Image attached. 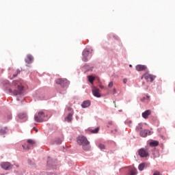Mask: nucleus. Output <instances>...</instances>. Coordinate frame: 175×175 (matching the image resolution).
Listing matches in <instances>:
<instances>
[{"instance_id":"nucleus-1","label":"nucleus","mask_w":175,"mask_h":175,"mask_svg":"<svg viewBox=\"0 0 175 175\" xmlns=\"http://www.w3.org/2000/svg\"><path fill=\"white\" fill-rule=\"evenodd\" d=\"M77 142L79 146H82V148L85 151L90 150V142H88V139L85 136L81 135L78 137Z\"/></svg>"},{"instance_id":"nucleus-2","label":"nucleus","mask_w":175,"mask_h":175,"mask_svg":"<svg viewBox=\"0 0 175 175\" xmlns=\"http://www.w3.org/2000/svg\"><path fill=\"white\" fill-rule=\"evenodd\" d=\"M12 85L17 88V90H14V95H21V94H23L24 87L21 85V81H14L12 83Z\"/></svg>"},{"instance_id":"nucleus-3","label":"nucleus","mask_w":175,"mask_h":175,"mask_svg":"<svg viewBox=\"0 0 175 175\" xmlns=\"http://www.w3.org/2000/svg\"><path fill=\"white\" fill-rule=\"evenodd\" d=\"M44 117H46L44 112L43 111H40L38 114L35 115L34 120L36 122H43Z\"/></svg>"},{"instance_id":"nucleus-4","label":"nucleus","mask_w":175,"mask_h":175,"mask_svg":"<svg viewBox=\"0 0 175 175\" xmlns=\"http://www.w3.org/2000/svg\"><path fill=\"white\" fill-rule=\"evenodd\" d=\"M27 144H25L22 146L23 150H31V148L36 144L35 140L33 139H27Z\"/></svg>"},{"instance_id":"nucleus-5","label":"nucleus","mask_w":175,"mask_h":175,"mask_svg":"<svg viewBox=\"0 0 175 175\" xmlns=\"http://www.w3.org/2000/svg\"><path fill=\"white\" fill-rule=\"evenodd\" d=\"M156 77H157L155 75H152L146 72L142 75V79H145L146 81H150V83H152V81L155 80Z\"/></svg>"},{"instance_id":"nucleus-6","label":"nucleus","mask_w":175,"mask_h":175,"mask_svg":"<svg viewBox=\"0 0 175 175\" xmlns=\"http://www.w3.org/2000/svg\"><path fill=\"white\" fill-rule=\"evenodd\" d=\"M56 84H59L62 87H66L69 85V81L66 79L59 78L56 79L55 81Z\"/></svg>"},{"instance_id":"nucleus-7","label":"nucleus","mask_w":175,"mask_h":175,"mask_svg":"<svg viewBox=\"0 0 175 175\" xmlns=\"http://www.w3.org/2000/svg\"><path fill=\"white\" fill-rule=\"evenodd\" d=\"M1 167L2 169H4V170H10V169L13 167V165L9 162H3L1 163Z\"/></svg>"},{"instance_id":"nucleus-8","label":"nucleus","mask_w":175,"mask_h":175,"mask_svg":"<svg viewBox=\"0 0 175 175\" xmlns=\"http://www.w3.org/2000/svg\"><path fill=\"white\" fill-rule=\"evenodd\" d=\"M94 96L96 98H100V90L96 87H93L92 90Z\"/></svg>"},{"instance_id":"nucleus-9","label":"nucleus","mask_w":175,"mask_h":175,"mask_svg":"<svg viewBox=\"0 0 175 175\" xmlns=\"http://www.w3.org/2000/svg\"><path fill=\"white\" fill-rule=\"evenodd\" d=\"M139 155L141 158H146V157H148V151L146 149L142 148L139 150Z\"/></svg>"},{"instance_id":"nucleus-10","label":"nucleus","mask_w":175,"mask_h":175,"mask_svg":"<svg viewBox=\"0 0 175 175\" xmlns=\"http://www.w3.org/2000/svg\"><path fill=\"white\" fill-rule=\"evenodd\" d=\"M142 137H147V136H150L151 135V131L149 130H143L139 133Z\"/></svg>"},{"instance_id":"nucleus-11","label":"nucleus","mask_w":175,"mask_h":175,"mask_svg":"<svg viewBox=\"0 0 175 175\" xmlns=\"http://www.w3.org/2000/svg\"><path fill=\"white\" fill-rule=\"evenodd\" d=\"M88 55H90V51L85 49L83 51V61H84L85 62H87V61H88Z\"/></svg>"},{"instance_id":"nucleus-12","label":"nucleus","mask_w":175,"mask_h":175,"mask_svg":"<svg viewBox=\"0 0 175 175\" xmlns=\"http://www.w3.org/2000/svg\"><path fill=\"white\" fill-rule=\"evenodd\" d=\"M135 69L137 72H143V70H146V69H147V66L145 65L138 64L136 66Z\"/></svg>"},{"instance_id":"nucleus-13","label":"nucleus","mask_w":175,"mask_h":175,"mask_svg":"<svg viewBox=\"0 0 175 175\" xmlns=\"http://www.w3.org/2000/svg\"><path fill=\"white\" fill-rule=\"evenodd\" d=\"M137 170L135 167H131L129 169V172L126 175H137Z\"/></svg>"},{"instance_id":"nucleus-14","label":"nucleus","mask_w":175,"mask_h":175,"mask_svg":"<svg viewBox=\"0 0 175 175\" xmlns=\"http://www.w3.org/2000/svg\"><path fill=\"white\" fill-rule=\"evenodd\" d=\"M151 115V110L148 109L142 113L143 118L147 119L148 118V116Z\"/></svg>"},{"instance_id":"nucleus-15","label":"nucleus","mask_w":175,"mask_h":175,"mask_svg":"<svg viewBox=\"0 0 175 175\" xmlns=\"http://www.w3.org/2000/svg\"><path fill=\"white\" fill-rule=\"evenodd\" d=\"M90 105H91V101H90V100L83 101V103L81 104V107L83 109H85L87 107H90Z\"/></svg>"},{"instance_id":"nucleus-16","label":"nucleus","mask_w":175,"mask_h":175,"mask_svg":"<svg viewBox=\"0 0 175 175\" xmlns=\"http://www.w3.org/2000/svg\"><path fill=\"white\" fill-rule=\"evenodd\" d=\"M73 117V113L70 112L68 113L67 117L65 118V121L67 122H71Z\"/></svg>"},{"instance_id":"nucleus-17","label":"nucleus","mask_w":175,"mask_h":175,"mask_svg":"<svg viewBox=\"0 0 175 175\" xmlns=\"http://www.w3.org/2000/svg\"><path fill=\"white\" fill-rule=\"evenodd\" d=\"M33 61V57L31 55H28L25 59V62L27 64H31L32 62Z\"/></svg>"},{"instance_id":"nucleus-18","label":"nucleus","mask_w":175,"mask_h":175,"mask_svg":"<svg viewBox=\"0 0 175 175\" xmlns=\"http://www.w3.org/2000/svg\"><path fill=\"white\" fill-rule=\"evenodd\" d=\"M18 118H20V120H25V121H27L28 117L27 116V113H21L18 114Z\"/></svg>"},{"instance_id":"nucleus-19","label":"nucleus","mask_w":175,"mask_h":175,"mask_svg":"<svg viewBox=\"0 0 175 175\" xmlns=\"http://www.w3.org/2000/svg\"><path fill=\"white\" fill-rule=\"evenodd\" d=\"M141 102H145L146 103H148L150 102V96L148 94H146V97H143L141 98Z\"/></svg>"},{"instance_id":"nucleus-20","label":"nucleus","mask_w":175,"mask_h":175,"mask_svg":"<svg viewBox=\"0 0 175 175\" xmlns=\"http://www.w3.org/2000/svg\"><path fill=\"white\" fill-rule=\"evenodd\" d=\"M149 144L151 147H157V146L159 145V142L158 141H152L150 142Z\"/></svg>"},{"instance_id":"nucleus-21","label":"nucleus","mask_w":175,"mask_h":175,"mask_svg":"<svg viewBox=\"0 0 175 175\" xmlns=\"http://www.w3.org/2000/svg\"><path fill=\"white\" fill-rule=\"evenodd\" d=\"M88 78L90 83H91V84H94V81L95 80V77H94L92 75H89Z\"/></svg>"},{"instance_id":"nucleus-22","label":"nucleus","mask_w":175,"mask_h":175,"mask_svg":"<svg viewBox=\"0 0 175 175\" xmlns=\"http://www.w3.org/2000/svg\"><path fill=\"white\" fill-rule=\"evenodd\" d=\"M145 167H146V163H143L139 164L138 169H139V170L142 171L144 169Z\"/></svg>"},{"instance_id":"nucleus-23","label":"nucleus","mask_w":175,"mask_h":175,"mask_svg":"<svg viewBox=\"0 0 175 175\" xmlns=\"http://www.w3.org/2000/svg\"><path fill=\"white\" fill-rule=\"evenodd\" d=\"M6 131H8V128H6V127H4V128L0 129L1 135H5V133H6Z\"/></svg>"},{"instance_id":"nucleus-24","label":"nucleus","mask_w":175,"mask_h":175,"mask_svg":"<svg viewBox=\"0 0 175 175\" xmlns=\"http://www.w3.org/2000/svg\"><path fill=\"white\" fill-rule=\"evenodd\" d=\"M92 133H98L99 132V127H97L94 130H90Z\"/></svg>"},{"instance_id":"nucleus-25","label":"nucleus","mask_w":175,"mask_h":175,"mask_svg":"<svg viewBox=\"0 0 175 175\" xmlns=\"http://www.w3.org/2000/svg\"><path fill=\"white\" fill-rule=\"evenodd\" d=\"M21 72V71L19 69L16 70V74H14L13 77L11 79H14V77H17V75H18Z\"/></svg>"},{"instance_id":"nucleus-26","label":"nucleus","mask_w":175,"mask_h":175,"mask_svg":"<svg viewBox=\"0 0 175 175\" xmlns=\"http://www.w3.org/2000/svg\"><path fill=\"white\" fill-rule=\"evenodd\" d=\"M140 129H143V124H139L138 125V126H137V128H136V131H137V132H139V131H140Z\"/></svg>"},{"instance_id":"nucleus-27","label":"nucleus","mask_w":175,"mask_h":175,"mask_svg":"<svg viewBox=\"0 0 175 175\" xmlns=\"http://www.w3.org/2000/svg\"><path fill=\"white\" fill-rule=\"evenodd\" d=\"M56 144H61L62 143V140L61 139H57L55 141Z\"/></svg>"},{"instance_id":"nucleus-28","label":"nucleus","mask_w":175,"mask_h":175,"mask_svg":"<svg viewBox=\"0 0 175 175\" xmlns=\"http://www.w3.org/2000/svg\"><path fill=\"white\" fill-rule=\"evenodd\" d=\"M113 82L111 81L109 84H108V88H113Z\"/></svg>"},{"instance_id":"nucleus-29","label":"nucleus","mask_w":175,"mask_h":175,"mask_svg":"<svg viewBox=\"0 0 175 175\" xmlns=\"http://www.w3.org/2000/svg\"><path fill=\"white\" fill-rule=\"evenodd\" d=\"M99 148H100V150H105V145L100 144L98 145Z\"/></svg>"},{"instance_id":"nucleus-30","label":"nucleus","mask_w":175,"mask_h":175,"mask_svg":"<svg viewBox=\"0 0 175 175\" xmlns=\"http://www.w3.org/2000/svg\"><path fill=\"white\" fill-rule=\"evenodd\" d=\"M123 83H124V84H126V83H128V79H123Z\"/></svg>"},{"instance_id":"nucleus-31","label":"nucleus","mask_w":175,"mask_h":175,"mask_svg":"<svg viewBox=\"0 0 175 175\" xmlns=\"http://www.w3.org/2000/svg\"><path fill=\"white\" fill-rule=\"evenodd\" d=\"M126 124H132V121L127 120V121H126Z\"/></svg>"},{"instance_id":"nucleus-32","label":"nucleus","mask_w":175,"mask_h":175,"mask_svg":"<svg viewBox=\"0 0 175 175\" xmlns=\"http://www.w3.org/2000/svg\"><path fill=\"white\" fill-rule=\"evenodd\" d=\"M117 90H116V88L113 89V94H116Z\"/></svg>"},{"instance_id":"nucleus-33","label":"nucleus","mask_w":175,"mask_h":175,"mask_svg":"<svg viewBox=\"0 0 175 175\" xmlns=\"http://www.w3.org/2000/svg\"><path fill=\"white\" fill-rule=\"evenodd\" d=\"M100 88H101L102 90H103V88H105V86L100 85Z\"/></svg>"},{"instance_id":"nucleus-34","label":"nucleus","mask_w":175,"mask_h":175,"mask_svg":"<svg viewBox=\"0 0 175 175\" xmlns=\"http://www.w3.org/2000/svg\"><path fill=\"white\" fill-rule=\"evenodd\" d=\"M130 66V68H132V65H131V64H130V66Z\"/></svg>"},{"instance_id":"nucleus-35","label":"nucleus","mask_w":175,"mask_h":175,"mask_svg":"<svg viewBox=\"0 0 175 175\" xmlns=\"http://www.w3.org/2000/svg\"><path fill=\"white\" fill-rule=\"evenodd\" d=\"M10 92H12V90L10 89Z\"/></svg>"},{"instance_id":"nucleus-36","label":"nucleus","mask_w":175,"mask_h":175,"mask_svg":"<svg viewBox=\"0 0 175 175\" xmlns=\"http://www.w3.org/2000/svg\"><path fill=\"white\" fill-rule=\"evenodd\" d=\"M70 108H68V111H70Z\"/></svg>"},{"instance_id":"nucleus-37","label":"nucleus","mask_w":175,"mask_h":175,"mask_svg":"<svg viewBox=\"0 0 175 175\" xmlns=\"http://www.w3.org/2000/svg\"><path fill=\"white\" fill-rule=\"evenodd\" d=\"M12 118V116H10V120Z\"/></svg>"}]
</instances>
